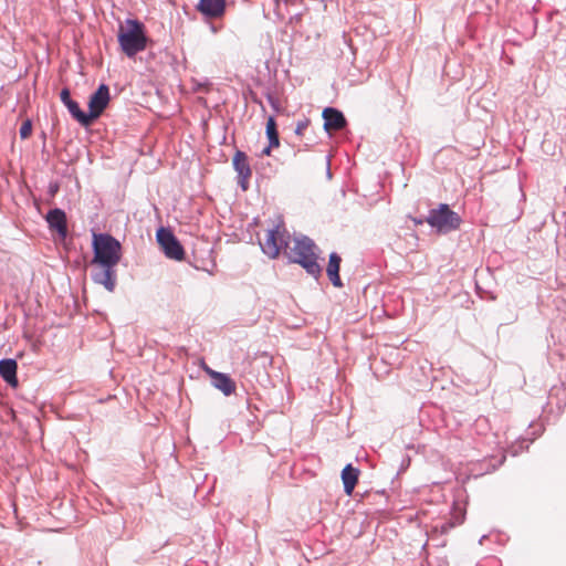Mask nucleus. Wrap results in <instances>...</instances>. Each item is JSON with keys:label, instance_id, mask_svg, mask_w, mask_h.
I'll return each instance as SVG.
<instances>
[{"label": "nucleus", "instance_id": "obj_1", "mask_svg": "<svg viewBox=\"0 0 566 566\" xmlns=\"http://www.w3.org/2000/svg\"><path fill=\"white\" fill-rule=\"evenodd\" d=\"M92 247L94 252L92 265L96 266L92 274L93 281L103 285L108 292H113L117 280L115 268L123 256L122 244L111 234L93 233Z\"/></svg>", "mask_w": 566, "mask_h": 566}, {"label": "nucleus", "instance_id": "obj_2", "mask_svg": "<svg viewBox=\"0 0 566 566\" xmlns=\"http://www.w3.org/2000/svg\"><path fill=\"white\" fill-rule=\"evenodd\" d=\"M291 262L300 264L310 275L318 277L322 268L318 264V248L307 237L293 240V244L285 250Z\"/></svg>", "mask_w": 566, "mask_h": 566}, {"label": "nucleus", "instance_id": "obj_3", "mask_svg": "<svg viewBox=\"0 0 566 566\" xmlns=\"http://www.w3.org/2000/svg\"><path fill=\"white\" fill-rule=\"evenodd\" d=\"M117 40L122 51L133 57L147 46L145 25L138 20L128 19L118 28Z\"/></svg>", "mask_w": 566, "mask_h": 566}, {"label": "nucleus", "instance_id": "obj_4", "mask_svg": "<svg viewBox=\"0 0 566 566\" xmlns=\"http://www.w3.org/2000/svg\"><path fill=\"white\" fill-rule=\"evenodd\" d=\"M427 222L438 232L448 233L460 227L461 218L448 205L441 203L437 209L430 210Z\"/></svg>", "mask_w": 566, "mask_h": 566}, {"label": "nucleus", "instance_id": "obj_5", "mask_svg": "<svg viewBox=\"0 0 566 566\" xmlns=\"http://www.w3.org/2000/svg\"><path fill=\"white\" fill-rule=\"evenodd\" d=\"M289 233L285 228L276 226L275 229L269 230L265 234L264 241L261 242L262 251L271 259L280 255L282 248H289Z\"/></svg>", "mask_w": 566, "mask_h": 566}, {"label": "nucleus", "instance_id": "obj_6", "mask_svg": "<svg viewBox=\"0 0 566 566\" xmlns=\"http://www.w3.org/2000/svg\"><path fill=\"white\" fill-rule=\"evenodd\" d=\"M156 235L157 241L161 249L164 250L167 258L178 261L184 259V248L181 247V244L170 230L166 228H160L158 229Z\"/></svg>", "mask_w": 566, "mask_h": 566}, {"label": "nucleus", "instance_id": "obj_7", "mask_svg": "<svg viewBox=\"0 0 566 566\" xmlns=\"http://www.w3.org/2000/svg\"><path fill=\"white\" fill-rule=\"evenodd\" d=\"M109 103V88L105 84H101L96 92L88 101V117L91 124L98 118Z\"/></svg>", "mask_w": 566, "mask_h": 566}, {"label": "nucleus", "instance_id": "obj_8", "mask_svg": "<svg viewBox=\"0 0 566 566\" xmlns=\"http://www.w3.org/2000/svg\"><path fill=\"white\" fill-rule=\"evenodd\" d=\"M201 368L211 378L212 386L220 390L223 395L230 396L235 392L237 385L230 376L213 370L206 363H202Z\"/></svg>", "mask_w": 566, "mask_h": 566}, {"label": "nucleus", "instance_id": "obj_9", "mask_svg": "<svg viewBox=\"0 0 566 566\" xmlns=\"http://www.w3.org/2000/svg\"><path fill=\"white\" fill-rule=\"evenodd\" d=\"M232 163L235 171L238 172L239 185L243 190H247L249 188V180L252 176L248 156L245 153L238 150L233 156Z\"/></svg>", "mask_w": 566, "mask_h": 566}, {"label": "nucleus", "instance_id": "obj_10", "mask_svg": "<svg viewBox=\"0 0 566 566\" xmlns=\"http://www.w3.org/2000/svg\"><path fill=\"white\" fill-rule=\"evenodd\" d=\"M197 10L207 18H221L226 12V0H199Z\"/></svg>", "mask_w": 566, "mask_h": 566}, {"label": "nucleus", "instance_id": "obj_11", "mask_svg": "<svg viewBox=\"0 0 566 566\" xmlns=\"http://www.w3.org/2000/svg\"><path fill=\"white\" fill-rule=\"evenodd\" d=\"M46 221L51 230H55L61 239L67 234L66 214L63 210L55 208L48 212Z\"/></svg>", "mask_w": 566, "mask_h": 566}, {"label": "nucleus", "instance_id": "obj_12", "mask_svg": "<svg viewBox=\"0 0 566 566\" xmlns=\"http://www.w3.org/2000/svg\"><path fill=\"white\" fill-rule=\"evenodd\" d=\"M324 128L327 132L340 130L346 126V119L343 113L333 107H326L323 111Z\"/></svg>", "mask_w": 566, "mask_h": 566}, {"label": "nucleus", "instance_id": "obj_13", "mask_svg": "<svg viewBox=\"0 0 566 566\" xmlns=\"http://www.w3.org/2000/svg\"><path fill=\"white\" fill-rule=\"evenodd\" d=\"M17 369L18 365L14 359L0 360V376L12 387L18 386Z\"/></svg>", "mask_w": 566, "mask_h": 566}, {"label": "nucleus", "instance_id": "obj_14", "mask_svg": "<svg viewBox=\"0 0 566 566\" xmlns=\"http://www.w3.org/2000/svg\"><path fill=\"white\" fill-rule=\"evenodd\" d=\"M340 261H342V259L337 253H335V252L331 253L328 265L326 269L328 279L333 283V285L336 287L343 286V283H342V280L339 276Z\"/></svg>", "mask_w": 566, "mask_h": 566}, {"label": "nucleus", "instance_id": "obj_15", "mask_svg": "<svg viewBox=\"0 0 566 566\" xmlns=\"http://www.w3.org/2000/svg\"><path fill=\"white\" fill-rule=\"evenodd\" d=\"M359 472L353 468L352 464H347L342 471V480L344 484V491L347 495H352L357 482Z\"/></svg>", "mask_w": 566, "mask_h": 566}, {"label": "nucleus", "instance_id": "obj_16", "mask_svg": "<svg viewBox=\"0 0 566 566\" xmlns=\"http://www.w3.org/2000/svg\"><path fill=\"white\" fill-rule=\"evenodd\" d=\"M71 115L84 127L91 125L88 114L84 113L75 101H72L66 105Z\"/></svg>", "mask_w": 566, "mask_h": 566}, {"label": "nucleus", "instance_id": "obj_17", "mask_svg": "<svg viewBox=\"0 0 566 566\" xmlns=\"http://www.w3.org/2000/svg\"><path fill=\"white\" fill-rule=\"evenodd\" d=\"M266 135L269 138V144H271V146H274V148H277L280 146V138L275 119L272 116L269 117L266 122Z\"/></svg>", "mask_w": 566, "mask_h": 566}, {"label": "nucleus", "instance_id": "obj_18", "mask_svg": "<svg viewBox=\"0 0 566 566\" xmlns=\"http://www.w3.org/2000/svg\"><path fill=\"white\" fill-rule=\"evenodd\" d=\"M20 137L22 139H27L31 136L32 134V123L30 119H27L22 123L21 127H20Z\"/></svg>", "mask_w": 566, "mask_h": 566}, {"label": "nucleus", "instance_id": "obj_19", "mask_svg": "<svg viewBox=\"0 0 566 566\" xmlns=\"http://www.w3.org/2000/svg\"><path fill=\"white\" fill-rule=\"evenodd\" d=\"M308 125H310V119L300 120L296 124L295 134L297 136H303L304 132L308 127Z\"/></svg>", "mask_w": 566, "mask_h": 566}, {"label": "nucleus", "instance_id": "obj_20", "mask_svg": "<svg viewBox=\"0 0 566 566\" xmlns=\"http://www.w3.org/2000/svg\"><path fill=\"white\" fill-rule=\"evenodd\" d=\"M62 103L66 106L73 99L71 98V93L69 88H63L60 94Z\"/></svg>", "mask_w": 566, "mask_h": 566}, {"label": "nucleus", "instance_id": "obj_21", "mask_svg": "<svg viewBox=\"0 0 566 566\" xmlns=\"http://www.w3.org/2000/svg\"><path fill=\"white\" fill-rule=\"evenodd\" d=\"M272 148H274V146H271V144H269L268 147H265L263 150H262V155L263 156H270L271 155V150Z\"/></svg>", "mask_w": 566, "mask_h": 566}, {"label": "nucleus", "instance_id": "obj_22", "mask_svg": "<svg viewBox=\"0 0 566 566\" xmlns=\"http://www.w3.org/2000/svg\"><path fill=\"white\" fill-rule=\"evenodd\" d=\"M271 101V104L274 106V107H277V103H274L273 98H270Z\"/></svg>", "mask_w": 566, "mask_h": 566}]
</instances>
